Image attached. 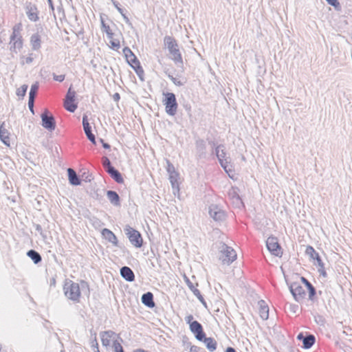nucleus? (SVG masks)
I'll return each mask as SVG.
<instances>
[{
  "mask_svg": "<svg viewBox=\"0 0 352 352\" xmlns=\"http://www.w3.org/2000/svg\"><path fill=\"white\" fill-rule=\"evenodd\" d=\"M201 341H204L209 351H214L217 349V342L213 338L204 337Z\"/></svg>",
  "mask_w": 352,
  "mask_h": 352,
  "instance_id": "obj_28",
  "label": "nucleus"
},
{
  "mask_svg": "<svg viewBox=\"0 0 352 352\" xmlns=\"http://www.w3.org/2000/svg\"><path fill=\"white\" fill-rule=\"evenodd\" d=\"M102 234L109 242L115 246H118V241L117 237L110 230L104 228L102 231Z\"/></svg>",
  "mask_w": 352,
  "mask_h": 352,
  "instance_id": "obj_19",
  "label": "nucleus"
},
{
  "mask_svg": "<svg viewBox=\"0 0 352 352\" xmlns=\"http://www.w3.org/2000/svg\"><path fill=\"white\" fill-rule=\"evenodd\" d=\"M118 11H119L121 14L122 13V9H121V8H118Z\"/></svg>",
  "mask_w": 352,
  "mask_h": 352,
  "instance_id": "obj_62",
  "label": "nucleus"
},
{
  "mask_svg": "<svg viewBox=\"0 0 352 352\" xmlns=\"http://www.w3.org/2000/svg\"><path fill=\"white\" fill-rule=\"evenodd\" d=\"M193 320V316L192 315H188L187 316L186 318H185V320L186 322L189 324V325L190 326V324L193 322L192 321Z\"/></svg>",
  "mask_w": 352,
  "mask_h": 352,
  "instance_id": "obj_46",
  "label": "nucleus"
},
{
  "mask_svg": "<svg viewBox=\"0 0 352 352\" xmlns=\"http://www.w3.org/2000/svg\"><path fill=\"white\" fill-rule=\"evenodd\" d=\"M142 302L148 307H153L155 306V303L153 302V294L151 292L144 294L142 296Z\"/></svg>",
  "mask_w": 352,
  "mask_h": 352,
  "instance_id": "obj_24",
  "label": "nucleus"
},
{
  "mask_svg": "<svg viewBox=\"0 0 352 352\" xmlns=\"http://www.w3.org/2000/svg\"><path fill=\"white\" fill-rule=\"evenodd\" d=\"M28 86L27 85H23L19 87L16 91V94L21 98H23L25 96Z\"/></svg>",
  "mask_w": 352,
  "mask_h": 352,
  "instance_id": "obj_35",
  "label": "nucleus"
},
{
  "mask_svg": "<svg viewBox=\"0 0 352 352\" xmlns=\"http://www.w3.org/2000/svg\"><path fill=\"white\" fill-rule=\"evenodd\" d=\"M30 43L34 50H37L41 47V37L38 34H34L31 36Z\"/></svg>",
  "mask_w": 352,
  "mask_h": 352,
  "instance_id": "obj_29",
  "label": "nucleus"
},
{
  "mask_svg": "<svg viewBox=\"0 0 352 352\" xmlns=\"http://www.w3.org/2000/svg\"><path fill=\"white\" fill-rule=\"evenodd\" d=\"M98 345V342L96 341V349L94 350V352H100Z\"/></svg>",
  "mask_w": 352,
  "mask_h": 352,
  "instance_id": "obj_57",
  "label": "nucleus"
},
{
  "mask_svg": "<svg viewBox=\"0 0 352 352\" xmlns=\"http://www.w3.org/2000/svg\"><path fill=\"white\" fill-rule=\"evenodd\" d=\"M34 98H29V100H28V107H29L30 110L32 112H34V111H33V108H34Z\"/></svg>",
  "mask_w": 352,
  "mask_h": 352,
  "instance_id": "obj_42",
  "label": "nucleus"
},
{
  "mask_svg": "<svg viewBox=\"0 0 352 352\" xmlns=\"http://www.w3.org/2000/svg\"><path fill=\"white\" fill-rule=\"evenodd\" d=\"M215 153L222 168L231 177L230 173L232 172V165L230 163V158L226 156L224 146L219 145L217 146Z\"/></svg>",
  "mask_w": 352,
  "mask_h": 352,
  "instance_id": "obj_3",
  "label": "nucleus"
},
{
  "mask_svg": "<svg viewBox=\"0 0 352 352\" xmlns=\"http://www.w3.org/2000/svg\"><path fill=\"white\" fill-rule=\"evenodd\" d=\"M228 196L236 208H241L243 206V202L239 195V190L236 188L232 187L228 192Z\"/></svg>",
  "mask_w": 352,
  "mask_h": 352,
  "instance_id": "obj_15",
  "label": "nucleus"
},
{
  "mask_svg": "<svg viewBox=\"0 0 352 352\" xmlns=\"http://www.w3.org/2000/svg\"><path fill=\"white\" fill-rule=\"evenodd\" d=\"M226 352H236L234 349H233L232 347H228L227 348Z\"/></svg>",
  "mask_w": 352,
  "mask_h": 352,
  "instance_id": "obj_54",
  "label": "nucleus"
},
{
  "mask_svg": "<svg viewBox=\"0 0 352 352\" xmlns=\"http://www.w3.org/2000/svg\"><path fill=\"white\" fill-rule=\"evenodd\" d=\"M307 289L309 291V297L311 298L315 294V289L314 287L311 285V284H309V287H307Z\"/></svg>",
  "mask_w": 352,
  "mask_h": 352,
  "instance_id": "obj_44",
  "label": "nucleus"
},
{
  "mask_svg": "<svg viewBox=\"0 0 352 352\" xmlns=\"http://www.w3.org/2000/svg\"><path fill=\"white\" fill-rule=\"evenodd\" d=\"M42 126L46 129L52 131L55 129L56 123L52 116H48L47 111L41 114Z\"/></svg>",
  "mask_w": 352,
  "mask_h": 352,
  "instance_id": "obj_14",
  "label": "nucleus"
},
{
  "mask_svg": "<svg viewBox=\"0 0 352 352\" xmlns=\"http://www.w3.org/2000/svg\"><path fill=\"white\" fill-rule=\"evenodd\" d=\"M113 99L115 100H118L120 99V95L119 94L116 93L113 95Z\"/></svg>",
  "mask_w": 352,
  "mask_h": 352,
  "instance_id": "obj_53",
  "label": "nucleus"
},
{
  "mask_svg": "<svg viewBox=\"0 0 352 352\" xmlns=\"http://www.w3.org/2000/svg\"><path fill=\"white\" fill-rule=\"evenodd\" d=\"M266 246L270 253L276 256L281 257L283 254L281 247L276 237L270 236L266 241Z\"/></svg>",
  "mask_w": 352,
  "mask_h": 352,
  "instance_id": "obj_10",
  "label": "nucleus"
},
{
  "mask_svg": "<svg viewBox=\"0 0 352 352\" xmlns=\"http://www.w3.org/2000/svg\"><path fill=\"white\" fill-rule=\"evenodd\" d=\"M76 96V91L72 90L71 87H69L67 94L65 97V100L74 101Z\"/></svg>",
  "mask_w": 352,
  "mask_h": 352,
  "instance_id": "obj_37",
  "label": "nucleus"
},
{
  "mask_svg": "<svg viewBox=\"0 0 352 352\" xmlns=\"http://www.w3.org/2000/svg\"><path fill=\"white\" fill-rule=\"evenodd\" d=\"M101 29L102 31L107 34V38L109 40L111 47L114 50H118L120 47V42L118 38H114V34L112 32L109 25H107L102 17L100 18Z\"/></svg>",
  "mask_w": 352,
  "mask_h": 352,
  "instance_id": "obj_9",
  "label": "nucleus"
},
{
  "mask_svg": "<svg viewBox=\"0 0 352 352\" xmlns=\"http://www.w3.org/2000/svg\"><path fill=\"white\" fill-rule=\"evenodd\" d=\"M102 344L104 346H112L113 352H116V344L120 343L118 340L116 334L111 331H104L100 334Z\"/></svg>",
  "mask_w": 352,
  "mask_h": 352,
  "instance_id": "obj_8",
  "label": "nucleus"
},
{
  "mask_svg": "<svg viewBox=\"0 0 352 352\" xmlns=\"http://www.w3.org/2000/svg\"><path fill=\"white\" fill-rule=\"evenodd\" d=\"M48 1H49V3H50V6H51V7H52V9H54L52 1L51 0H48Z\"/></svg>",
  "mask_w": 352,
  "mask_h": 352,
  "instance_id": "obj_61",
  "label": "nucleus"
},
{
  "mask_svg": "<svg viewBox=\"0 0 352 352\" xmlns=\"http://www.w3.org/2000/svg\"><path fill=\"white\" fill-rule=\"evenodd\" d=\"M100 141H101V142H102L104 148H109L110 147V146L108 144L104 143L103 140L102 139L100 140Z\"/></svg>",
  "mask_w": 352,
  "mask_h": 352,
  "instance_id": "obj_55",
  "label": "nucleus"
},
{
  "mask_svg": "<svg viewBox=\"0 0 352 352\" xmlns=\"http://www.w3.org/2000/svg\"><path fill=\"white\" fill-rule=\"evenodd\" d=\"M314 260L315 261L314 265L317 266L318 272L320 274V275L325 277L327 276V273L324 268V264L322 261L320 256H317V257H316Z\"/></svg>",
  "mask_w": 352,
  "mask_h": 352,
  "instance_id": "obj_26",
  "label": "nucleus"
},
{
  "mask_svg": "<svg viewBox=\"0 0 352 352\" xmlns=\"http://www.w3.org/2000/svg\"><path fill=\"white\" fill-rule=\"evenodd\" d=\"M302 281L306 285L307 287H309V284H311L306 278L304 277L301 278Z\"/></svg>",
  "mask_w": 352,
  "mask_h": 352,
  "instance_id": "obj_50",
  "label": "nucleus"
},
{
  "mask_svg": "<svg viewBox=\"0 0 352 352\" xmlns=\"http://www.w3.org/2000/svg\"><path fill=\"white\" fill-rule=\"evenodd\" d=\"M305 337L303 336L302 333H300L297 336V339L299 340H302L303 341V338H305Z\"/></svg>",
  "mask_w": 352,
  "mask_h": 352,
  "instance_id": "obj_52",
  "label": "nucleus"
},
{
  "mask_svg": "<svg viewBox=\"0 0 352 352\" xmlns=\"http://www.w3.org/2000/svg\"><path fill=\"white\" fill-rule=\"evenodd\" d=\"M33 58L31 56L26 57L23 61V63L30 64L32 62Z\"/></svg>",
  "mask_w": 352,
  "mask_h": 352,
  "instance_id": "obj_48",
  "label": "nucleus"
},
{
  "mask_svg": "<svg viewBox=\"0 0 352 352\" xmlns=\"http://www.w3.org/2000/svg\"><path fill=\"white\" fill-rule=\"evenodd\" d=\"M102 164L104 167L106 168L107 172L109 171V168H113L111 165L110 160L106 157H103Z\"/></svg>",
  "mask_w": 352,
  "mask_h": 352,
  "instance_id": "obj_40",
  "label": "nucleus"
},
{
  "mask_svg": "<svg viewBox=\"0 0 352 352\" xmlns=\"http://www.w3.org/2000/svg\"><path fill=\"white\" fill-rule=\"evenodd\" d=\"M116 352H124L122 346L120 343L116 344Z\"/></svg>",
  "mask_w": 352,
  "mask_h": 352,
  "instance_id": "obj_47",
  "label": "nucleus"
},
{
  "mask_svg": "<svg viewBox=\"0 0 352 352\" xmlns=\"http://www.w3.org/2000/svg\"><path fill=\"white\" fill-rule=\"evenodd\" d=\"M315 342V337L313 335H309L303 338V347L305 349L311 348Z\"/></svg>",
  "mask_w": 352,
  "mask_h": 352,
  "instance_id": "obj_31",
  "label": "nucleus"
},
{
  "mask_svg": "<svg viewBox=\"0 0 352 352\" xmlns=\"http://www.w3.org/2000/svg\"><path fill=\"white\" fill-rule=\"evenodd\" d=\"M0 140L5 145L10 146L9 133L3 127V123L0 126Z\"/></svg>",
  "mask_w": 352,
  "mask_h": 352,
  "instance_id": "obj_25",
  "label": "nucleus"
},
{
  "mask_svg": "<svg viewBox=\"0 0 352 352\" xmlns=\"http://www.w3.org/2000/svg\"><path fill=\"white\" fill-rule=\"evenodd\" d=\"M289 290L294 296V298L297 302L302 301L306 295L305 289L296 283L291 284L289 286Z\"/></svg>",
  "mask_w": 352,
  "mask_h": 352,
  "instance_id": "obj_11",
  "label": "nucleus"
},
{
  "mask_svg": "<svg viewBox=\"0 0 352 352\" xmlns=\"http://www.w3.org/2000/svg\"><path fill=\"white\" fill-rule=\"evenodd\" d=\"M107 173L118 183H123L124 180H123V178L121 175V174L117 170H116L114 168H109V170Z\"/></svg>",
  "mask_w": 352,
  "mask_h": 352,
  "instance_id": "obj_30",
  "label": "nucleus"
},
{
  "mask_svg": "<svg viewBox=\"0 0 352 352\" xmlns=\"http://www.w3.org/2000/svg\"><path fill=\"white\" fill-rule=\"evenodd\" d=\"M166 170L168 174L177 172L175 166L170 162L169 160H166Z\"/></svg>",
  "mask_w": 352,
  "mask_h": 352,
  "instance_id": "obj_39",
  "label": "nucleus"
},
{
  "mask_svg": "<svg viewBox=\"0 0 352 352\" xmlns=\"http://www.w3.org/2000/svg\"><path fill=\"white\" fill-rule=\"evenodd\" d=\"M48 1H49V3H50V6H51V7H52V9H54L52 1L51 0H48Z\"/></svg>",
  "mask_w": 352,
  "mask_h": 352,
  "instance_id": "obj_60",
  "label": "nucleus"
},
{
  "mask_svg": "<svg viewBox=\"0 0 352 352\" xmlns=\"http://www.w3.org/2000/svg\"><path fill=\"white\" fill-rule=\"evenodd\" d=\"M21 24L18 23L13 27L12 34L10 36V49L12 52L17 53L22 48L23 41L21 35Z\"/></svg>",
  "mask_w": 352,
  "mask_h": 352,
  "instance_id": "obj_2",
  "label": "nucleus"
},
{
  "mask_svg": "<svg viewBox=\"0 0 352 352\" xmlns=\"http://www.w3.org/2000/svg\"><path fill=\"white\" fill-rule=\"evenodd\" d=\"M190 352H199V348L196 346H192L190 349Z\"/></svg>",
  "mask_w": 352,
  "mask_h": 352,
  "instance_id": "obj_49",
  "label": "nucleus"
},
{
  "mask_svg": "<svg viewBox=\"0 0 352 352\" xmlns=\"http://www.w3.org/2000/svg\"><path fill=\"white\" fill-rule=\"evenodd\" d=\"M80 286L81 287H80L78 283H74L72 280L66 281L63 287V291L66 298L74 302H79L81 290L84 292V290L86 289L87 294H89V286L86 282H81Z\"/></svg>",
  "mask_w": 352,
  "mask_h": 352,
  "instance_id": "obj_1",
  "label": "nucleus"
},
{
  "mask_svg": "<svg viewBox=\"0 0 352 352\" xmlns=\"http://www.w3.org/2000/svg\"><path fill=\"white\" fill-rule=\"evenodd\" d=\"M193 293L195 294V296H198L199 295L200 292L198 289H195L193 291Z\"/></svg>",
  "mask_w": 352,
  "mask_h": 352,
  "instance_id": "obj_56",
  "label": "nucleus"
},
{
  "mask_svg": "<svg viewBox=\"0 0 352 352\" xmlns=\"http://www.w3.org/2000/svg\"><path fill=\"white\" fill-rule=\"evenodd\" d=\"M25 13L30 21L34 22L38 21V11L36 5L32 3H27L25 6Z\"/></svg>",
  "mask_w": 352,
  "mask_h": 352,
  "instance_id": "obj_13",
  "label": "nucleus"
},
{
  "mask_svg": "<svg viewBox=\"0 0 352 352\" xmlns=\"http://www.w3.org/2000/svg\"><path fill=\"white\" fill-rule=\"evenodd\" d=\"M123 53L125 55L126 60L133 67H135V65L139 64V61L137 60L135 56L129 47L124 48Z\"/></svg>",
  "mask_w": 352,
  "mask_h": 352,
  "instance_id": "obj_18",
  "label": "nucleus"
},
{
  "mask_svg": "<svg viewBox=\"0 0 352 352\" xmlns=\"http://www.w3.org/2000/svg\"><path fill=\"white\" fill-rule=\"evenodd\" d=\"M220 260L223 264L230 265L236 258V253L233 248L226 244L220 247Z\"/></svg>",
  "mask_w": 352,
  "mask_h": 352,
  "instance_id": "obj_5",
  "label": "nucleus"
},
{
  "mask_svg": "<svg viewBox=\"0 0 352 352\" xmlns=\"http://www.w3.org/2000/svg\"><path fill=\"white\" fill-rule=\"evenodd\" d=\"M126 235L128 236L131 243L135 248H141L143 243V239L140 233L129 226H126L124 228Z\"/></svg>",
  "mask_w": 352,
  "mask_h": 352,
  "instance_id": "obj_6",
  "label": "nucleus"
},
{
  "mask_svg": "<svg viewBox=\"0 0 352 352\" xmlns=\"http://www.w3.org/2000/svg\"><path fill=\"white\" fill-rule=\"evenodd\" d=\"M96 341H97V340H96V339L95 338L94 341V342H93V343H92V346H93L94 348H96Z\"/></svg>",
  "mask_w": 352,
  "mask_h": 352,
  "instance_id": "obj_59",
  "label": "nucleus"
},
{
  "mask_svg": "<svg viewBox=\"0 0 352 352\" xmlns=\"http://www.w3.org/2000/svg\"><path fill=\"white\" fill-rule=\"evenodd\" d=\"M169 176V180L172 186V188L173 190V192L175 191L179 192V175L177 172H175L170 174H168Z\"/></svg>",
  "mask_w": 352,
  "mask_h": 352,
  "instance_id": "obj_20",
  "label": "nucleus"
},
{
  "mask_svg": "<svg viewBox=\"0 0 352 352\" xmlns=\"http://www.w3.org/2000/svg\"><path fill=\"white\" fill-rule=\"evenodd\" d=\"M164 95L165 96V98L163 102L165 105L166 113L170 116H175L177 109V104L175 94L173 93H166Z\"/></svg>",
  "mask_w": 352,
  "mask_h": 352,
  "instance_id": "obj_7",
  "label": "nucleus"
},
{
  "mask_svg": "<svg viewBox=\"0 0 352 352\" xmlns=\"http://www.w3.org/2000/svg\"><path fill=\"white\" fill-rule=\"evenodd\" d=\"M67 173L69 181L72 185L78 186L80 184V180L78 177L76 172L72 168H68Z\"/></svg>",
  "mask_w": 352,
  "mask_h": 352,
  "instance_id": "obj_23",
  "label": "nucleus"
},
{
  "mask_svg": "<svg viewBox=\"0 0 352 352\" xmlns=\"http://www.w3.org/2000/svg\"><path fill=\"white\" fill-rule=\"evenodd\" d=\"M190 329L195 335V338L198 340L201 341L204 339L205 334L203 331L202 326L197 321H194L190 324Z\"/></svg>",
  "mask_w": 352,
  "mask_h": 352,
  "instance_id": "obj_16",
  "label": "nucleus"
},
{
  "mask_svg": "<svg viewBox=\"0 0 352 352\" xmlns=\"http://www.w3.org/2000/svg\"><path fill=\"white\" fill-rule=\"evenodd\" d=\"M82 125L85 133L87 138L94 144H96L95 136L91 131V126L88 122L87 116H84L82 118Z\"/></svg>",
  "mask_w": 352,
  "mask_h": 352,
  "instance_id": "obj_17",
  "label": "nucleus"
},
{
  "mask_svg": "<svg viewBox=\"0 0 352 352\" xmlns=\"http://www.w3.org/2000/svg\"><path fill=\"white\" fill-rule=\"evenodd\" d=\"M289 310L291 312L295 314L298 310V306L296 305L289 304Z\"/></svg>",
  "mask_w": 352,
  "mask_h": 352,
  "instance_id": "obj_41",
  "label": "nucleus"
},
{
  "mask_svg": "<svg viewBox=\"0 0 352 352\" xmlns=\"http://www.w3.org/2000/svg\"><path fill=\"white\" fill-rule=\"evenodd\" d=\"M122 16H123L124 20L125 21V22L126 23H129L130 24V21H129V18L124 14H123V13H122Z\"/></svg>",
  "mask_w": 352,
  "mask_h": 352,
  "instance_id": "obj_51",
  "label": "nucleus"
},
{
  "mask_svg": "<svg viewBox=\"0 0 352 352\" xmlns=\"http://www.w3.org/2000/svg\"><path fill=\"white\" fill-rule=\"evenodd\" d=\"M327 3L333 6L337 10H340L341 8L340 3L338 0H326Z\"/></svg>",
  "mask_w": 352,
  "mask_h": 352,
  "instance_id": "obj_38",
  "label": "nucleus"
},
{
  "mask_svg": "<svg viewBox=\"0 0 352 352\" xmlns=\"http://www.w3.org/2000/svg\"><path fill=\"white\" fill-rule=\"evenodd\" d=\"M54 79L58 82H62L65 79V75H56L54 74Z\"/></svg>",
  "mask_w": 352,
  "mask_h": 352,
  "instance_id": "obj_43",
  "label": "nucleus"
},
{
  "mask_svg": "<svg viewBox=\"0 0 352 352\" xmlns=\"http://www.w3.org/2000/svg\"><path fill=\"white\" fill-rule=\"evenodd\" d=\"M259 315L263 320H267L269 317V308L265 301H258Z\"/></svg>",
  "mask_w": 352,
  "mask_h": 352,
  "instance_id": "obj_21",
  "label": "nucleus"
},
{
  "mask_svg": "<svg viewBox=\"0 0 352 352\" xmlns=\"http://www.w3.org/2000/svg\"><path fill=\"white\" fill-rule=\"evenodd\" d=\"M208 212L210 217L216 221H222L225 219L224 211L217 205L212 204L210 206Z\"/></svg>",
  "mask_w": 352,
  "mask_h": 352,
  "instance_id": "obj_12",
  "label": "nucleus"
},
{
  "mask_svg": "<svg viewBox=\"0 0 352 352\" xmlns=\"http://www.w3.org/2000/svg\"><path fill=\"white\" fill-rule=\"evenodd\" d=\"M107 198L110 201V202L113 204L114 206H118L120 205V199L118 195L112 190L107 191Z\"/></svg>",
  "mask_w": 352,
  "mask_h": 352,
  "instance_id": "obj_27",
  "label": "nucleus"
},
{
  "mask_svg": "<svg viewBox=\"0 0 352 352\" xmlns=\"http://www.w3.org/2000/svg\"><path fill=\"white\" fill-rule=\"evenodd\" d=\"M197 298L201 301V302H204V298L202 297V296L201 295V294L199 293V295L197 296Z\"/></svg>",
  "mask_w": 352,
  "mask_h": 352,
  "instance_id": "obj_58",
  "label": "nucleus"
},
{
  "mask_svg": "<svg viewBox=\"0 0 352 352\" xmlns=\"http://www.w3.org/2000/svg\"><path fill=\"white\" fill-rule=\"evenodd\" d=\"M27 254L36 264L41 261V255L33 250L28 251Z\"/></svg>",
  "mask_w": 352,
  "mask_h": 352,
  "instance_id": "obj_32",
  "label": "nucleus"
},
{
  "mask_svg": "<svg viewBox=\"0 0 352 352\" xmlns=\"http://www.w3.org/2000/svg\"><path fill=\"white\" fill-rule=\"evenodd\" d=\"M72 100H65L64 107L69 112H74L77 109V104Z\"/></svg>",
  "mask_w": 352,
  "mask_h": 352,
  "instance_id": "obj_33",
  "label": "nucleus"
},
{
  "mask_svg": "<svg viewBox=\"0 0 352 352\" xmlns=\"http://www.w3.org/2000/svg\"><path fill=\"white\" fill-rule=\"evenodd\" d=\"M305 253L313 260L318 256V254L315 251L314 248L310 245L307 247Z\"/></svg>",
  "mask_w": 352,
  "mask_h": 352,
  "instance_id": "obj_34",
  "label": "nucleus"
},
{
  "mask_svg": "<svg viewBox=\"0 0 352 352\" xmlns=\"http://www.w3.org/2000/svg\"><path fill=\"white\" fill-rule=\"evenodd\" d=\"M38 89V83H34L31 86L30 91L29 93V98H34Z\"/></svg>",
  "mask_w": 352,
  "mask_h": 352,
  "instance_id": "obj_36",
  "label": "nucleus"
},
{
  "mask_svg": "<svg viewBox=\"0 0 352 352\" xmlns=\"http://www.w3.org/2000/svg\"><path fill=\"white\" fill-rule=\"evenodd\" d=\"M165 45L168 49V51L171 55V58L175 62H182V58L179 52L178 45L176 41L171 36H166L164 38Z\"/></svg>",
  "mask_w": 352,
  "mask_h": 352,
  "instance_id": "obj_4",
  "label": "nucleus"
},
{
  "mask_svg": "<svg viewBox=\"0 0 352 352\" xmlns=\"http://www.w3.org/2000/svg\"><path fill=\"white\" fill-rule=\"evenodd\" d=\"M169 78L175 85H178V86H180L182 85V83L179 80H177V79L173 77L172 76H169Z\"/></svg>",
  "mask_w": 352,
  "mask_h": 352,
  "instance_id": "obj_45",
  "label": "nucleus"
},
{
  "mask_svg": "<svg viewBox=\"0 0 352 352\" xmlns=\"http://www.w3.org/2000/svg\"><path fill=\"white\" fill-rule=\"evenodd\" d=\"M121 276L127 281H133L135 276L133 271L129 267H122L120 270Z\"/></svg>",
  "mask_w": 352,
  "mask_h": 352,
  "instance_id": "obj_22",
  "label": "nucleus"
}]
</instances>
